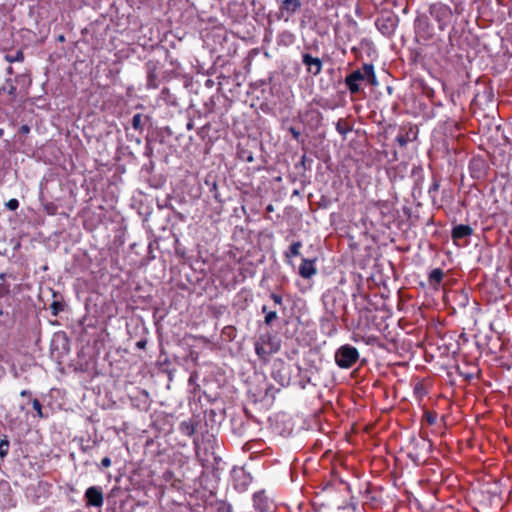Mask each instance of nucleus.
<instances>
[{
  "label": "nucleus",
  "instance_id": "f3484780",
  "mask_svg": "<svg viewBox=\"0 0 512 512\" xmlns=\"http://www.w3.org/2000/svg\"><path fill=\"white\" fill-rule=\"evenodd\" d=\"M179 431L183 435L191 437L196 431V424L192 419L182 421L179 424Z\"/></svg>",
  "mask_w": 512,
  "mask_h": 512
},
{
  "label": "nucleus",
  "instance_id": "864d4df0",
  "mask_svg": "<svg viewBox=\"0 0 512 512\" xmlns=\"http://www.w3.org/2000/svg\"><path fill=\"white\" fill-rule=\"evenodd\" d=\"M8 72H9V73H12V67H9V68H8Z\"/></svg>",
  "mask_w": 512,
  "mask_h": 512
},
{
  "label": "nucleus",
  "instance_id": "412c9836",
  "mask_svg": "<svg viewBox=\"0 0 512 512\" xmlns=\"http://www.w3.org/2000/svg\"><path fill=\"white\" fill-rule=\"evenodd\" d=\"M413 393L416 399L421 401L428 394V390L422 381H417L413 386Z\"/></svg>",
  "mask_w": 512,
  "mask_h": 512
},
{
  "label": "nucleus",
  "instance_id": "6ab92c4d",
  "mask_svg": "<svg viewBox=\"0 0 512 512\" xmlns=\"http://www.w3.org/2000/svg\"><path fill=\"white\" fill-rule=\"evenodd\" d=\"M280 366L281 368L277 371H273V378L278 381L282 386H285V385H288L289 384V376L288 375H283L282 374V371H284L286 368H288L284 362H280Z\"/></svg>",
  "mask_w": 512,
  "mask_h": 512
},
{
  "label": "nucleus",
  "instance_id": "e433bc0d",
  "mask_svg": "<svg viewBox=\"0 0 512 512\" xmlns=\"http://www.w3.org/2000/svg\"><path fill=\"white\" fill-rule=\"evenodd\" d=\"M10 292L9 285L0 283V299L8 295Z\"/></svg>",
  "mask_w": 512,
  "mask_h": 512
},
{
  "label": "nucleus",
  "instance_id": "dca6fc26",
  "mask_svg": "<svg viewBox=\"0 0 512 512\" xmlns=\"http://www.w3.org/2000/svg\"><path fill=\"white\" fill-rule=\"evenodd\" d=\"M302 248V242L301 241H295L293 242L288 250L284 252L285 261L288 264H291V259L294 257H298L300 255V250Z\"/></svg>",
  "mask_w": 512,
  "mask_h": 512
},
{
  "label": "nucleus",
  "instance_id": "cd10ccee",
  "mask_svg": "<svg viewBox=\"0 0 512 512\" xmlns=\"http://www.w3.org/2000/svg\"><path fill=\"white\" fill-rule=\"evenodd\" d=\"M9 447H10V443L6 437L0 441V457L1 458H4L8 455Z\"/></svg>",
  "mask_w": 512,
  "mask_h": 512
},
{
  "label": "nucleus",
  "instance_id": "f03ea898",
  "mask_svg": "<svg viewBox=\"0 0 512 512\" xmlns=\"http://www.w3.org/2000/svg\"><path fill=\"white\" fill-rule=\"evenodd\" d=\"M360 354L356 347L350 344L340 346L334 354L336 365L341 369L352 368L359 360Z\"/></svg>",
  "mask_w": 512,
  "mask_h": 512
},
{
  "label": "nucleus",
  "instance_id": "ddd939ff",
  "mask_svg": "<svg viewBox=\"0 0 512 512\" xmlns=\"http://www.w3.org/2000/svg\"><path fill=\"white\" fill-rule=\"evenodd\" d=\"M473 234V228L470 225L458 224L452 228L451 238L454 243L457 241L470 237Z\"/></svg>",
  "mask_w": 512,
  "mask_h": 512
},
{
  "label": "nucleus",
  "instance_id": "a211bd4d",
  "mask_svg": "<svg viewBox=\"0 0 512 512\" xmlns=\"http://www.w3.org/2000/svg\"><path fill=\"white\" fill-rule=\"evenodd\" d=\"M294 41H295L294 34L288 30H284L278 34V37H277L278 45L288 47V46L292 45L294 43Z\"/></svg>",
  "mask_w": 512,
  "mask_h": 512
},
{
  "label": "nucleus",
  "instance_id": "49530a36",
  "mask_svg": "<svg viewBox=\"0 0 512 512\" xmlns=\"http://www.w3.org/2000/svg\"><path fill=\"white\" fill-rule=\"evenodd\" d=\"M192 128H193V123H192V122H189V123L187 124V129H188V130H191Z\"/></svg>",
  "mask_w": 512,
  "mask_h": 512
},
{
  "label": "nucleus",
  "instance_id": "aec40b11",
  "mask_svg": "<svg viewBox=\"0 0 512 512\" xmlns=\"http://www.w3.org/2000/svg\"><path fill=\"white\" fill-rule=\"evenodd\" d=\"M0 91L7 92L12 100H15L17 97V87L14 80L10 78L5 81V84L0 88Z\"/></svg>",
  "mask_w": 512,
  "mask_h": 512
},
{
  "label": "nucleus",
  "instance_id": "3c124183",
  "mask_svg": "<svg viewBox=\"0 0 512 512\" xmlns=\"http://www.w3.org/2000/svg\"><path fill=\"white\" fill-rule=\"evenodd\" d=\"M58 40H59V41H61V42H63V41H64V36H63V35H60V36L58 37Z\"/></svg>",
  "mask_w": 512,
  "mask_h": 512
},
{
  "label": "nucleus",
  "instance_id": "b1692460",
  "mask_svg": "<svg viewBox=\"0 0 512 512\" xmlns=\"http://www.w3.org/2000/svg\"><path fill=\"white\" fill-rule=\"evenodd\" d=\"M335 128H336L337 132L339 134H341L342 136L347 135L352 130V126H350L349 123L346 120H344L343 118H340L336 122Z\"/></svg>",
  "mask_w": 512,
  "mask_h": 512
},
{
  "label": "nucleus",
  "instance_id": "20e7f679",
  "mask_svg": "<svg viewBox=\"0 0 512 512\" xmlns=\"http://www.w3.org/2000/svg\"><path fill=\"white\" fill-rule=\"evenodd\" d=\"M414 29L417 38L423 41L432 40L435 35L433 24L430 23L428 17L424 15L415 19Z\"/></svg>",
  "mask_w": 512,
  "mask_h": 512
},
{
  "label": "nucleus",
  "instance_id": "bb28decb",
  "mask_svg": "<svg viewBox=\"0 0 512 512\" xmlns=\"http://www.w3.org/2000/svg\"><path fill=\"white\" fill-rule=\"evenodd\" d=\"M32 407H33V409L36 411L37 416H38L39 418L43 419V418H46V417H47V415H45V414L43 413V407H42V404L40 403V401H39L38 399H36V398H35V399H33V400H32Z\"/></svg>",
  "mask_w": 512,
  "mask_h": 512
},
{
  "label": "nucleus",
  "instance_id": "0eeeda50",
  "mask_svg": "<svg viewBox=\"0 0 512 512\" xmlns=\"http://www.w3.org/2000/svg\"><path fill=\"white\" fill-rule=\"evenodd\" d=\"M302 7L301 0H282L279 4L278 19H283L285 22L296 14Z\"/></svg>",
  "mask_w": 512,
  "mask_h": 512
},
{
  "label": "nucleus",
  "instance_id": "39448f33",
  "mask_svg": "<svg viewBox=\"0 0 512 512\" xmlns=\"http://www.w3.org/2000/svg\"><path fill=\"white\" fill-rule=\"evenodd\" d=\"M489 164L481 156H474L469 162L470 176L476 180H483L487 177Z\"/></svg>",
  "mask_w": 512,
  "mask_h": 512
},
{
  "label": "nucleus",
  "instance_id": "2eb2a0df",
  "mask_svg": "<svg viewBox=\"0 0 512 512\" xmlns=\"http://www.w3.org/2000/svg\"><path fill=\"white\" fill-rule=\"evenodd\" d=\"M444 275V271L441 268L433 269L428 276L429 285L434 289H438L443 281Z\"/></svg>",
  "mask_w": 512,
  "mask_h": 512
},
{
  "label": "nucleus",
  "instance_id": "58836bf2",
  "mask_svg": "<svg viewBox=\"0 0 512 512\" xmlns=\"http://www.w3.org/2000/svg\"><path fill=\"white\" fill-rule=\"evenodd\" d=\"M289 132L291 133V135L293 136V138L296 140V141H300V138H301V132L299 130H297L295 127L291 126L289 128Z\"/></svg>",
  "mask_w": 512,
  "mask_h": 512
},
{
  "label": "nucleus",
  "instance_id": "c85d7f7f",
  "mask_svg": "<svg viewBox=\"0 0 512 512\" xmlns=\"http://www.w3.org/2000/svg\"><path fill=\"white\" fill-rule=\"evenodd\" d=\"M143 116L140 113H137L132 118V127L135 130H142L143 129V122H142Z\"/></svg>",
  "mask_w": 512,
  "mask_h": 512
},
{
  "label": "nucleus",
  "instance_id": "7c9ffc66",
  "mask_svg": "<svg viewBox=\"0 0 512 512\" xmlns=\"http://www.w3.org/2000/svg\"><path fill=\"white\" fill-rule=\"evenodd\" d=\"M424 418L429 425H434L437 421V413L432 411H425Z\"/></svg>",
  "mask_w": 512,
  "mask_h": 512
},
{
  "label": "nucleus",
  "instance_id": "a878e982",
  "mask_svg": "<svg viewBox=\"0 0 512 512\" xmlns=\"http://www.w3.org/2000/svg\"><path fill=\"white\" fill-rule=\"evenodd\" d=\"M5 59L9 63L22 62L24 60V53L22 50H18L15 55H6Z\"/></svg>",
  "mask_w": 512,
  "mask_h": 512
},
{
  "label": "nucleus",
  "instance_id": "603ef678",
  "mask_svg": "<svg viewBox=\"0 0 512 512\" xmlns=\"http://www.w3.org/2000/svg\"><path fill=\"white\" fill-rule=\"evenodd\" d=\"M22 129H23V131H28L29 130V128L27 126H23Z\"/></svg>",
  "mask_w": 512,
  "mask_h": 512
},
{
  "label": "nucleus",
  "instance_id": "f704fd0d",
  "mask_svg": "<svg viewBox=\"0 0 512 512\" xmlns=\"http://www.w3.org/2000/svg\"><path fill=\"white\" fill-rule=\"evenodd\" d=\"M6 207L11 210V211H14L16 210L18 207H19V201L15 198L13 199H10L7 203H6Z\"/></svg>",
  "mask_w": 512,
  "mask_h": 512
},
{
  "label": "nucleus",
  "instance_id": "8fccbe9b",
  "mask_svg": "<svg viewBox=\"0 0 512 512\" xmlns=\"http://www.w3.org/2000/svg\"><path fill=\"white\" fill-rule=\"evenodd\" d=\"M300 26H301V28H305L306 23H305V21H304V20H302V21H301Z\"/></svg>",
  "mask_w": 512,
  "mask_h": 512
},
{
  "label": "nucleus",
  "instance_id": "9b49d317",
  "mask_svg": "<svg viewBox=\"0 0 512 512\" xmlns=\"http://www.w3.org/2000/svg\"><path fill=\"white\" fill-rule=\"evenodd\" d=\"M417 135L418 130L410 125L407 129L402 128L395 140L400 147H406L409 142L417 139Z\"/></svg>",
  "mask_w": 512,
  "mask_h": 512
},
{
  "label": "nucleus",
  "instance_id": "9d476101",
  "mask_svg": "<svg viewBox=\"0 0 512 512\" xmlns=\"http://www.w3.org/2000/svg\"><path fill=\"white\" fill-rule=\"evenodd\" d=\"M302 63L307 67L308 73L314 76H317L322 71V60L320 58L313 57L309 53L302 54Z\"/></svg>",
  "mask_w": 512,
  "mask_h": 512
},
{
  "label": "nucleus",
  "instance_id": "09e8293b",
  "mask_svg": "<svg viewBox=\"0 0 512 512\" xmlns=\"http://www.w3.org/2000/svg\"><path fill=\"white\" fill-rule=\"evenodd\" d=\"M266 209H267V211L272 212L273 211V206L270 204V205L267 206Z\"/></svg>",
  "mask_w": 512,
  "mask_h": 512
},
{
  "label": "nucleus",
  "instance_id": "c03bdc74",
  "mask_svg": "<svg viewBox=\"0 0 512 512\" xmlns=\"http://www.w3.org/2000/svg\"><path fill=\"white\" fill-rule=\"evenodd\" d=\"M261 310H262V313H264L265 315L267 314V312H269L268 307L266 305H263Z\"/></svg>",
  "mask_w": 512,
  "mask_h": 512
},
{
  "label": "nucleus",
  "instance_id": "72a5a7b5",
  "mask_svg": "<svg viewBox=\"0 0 512 512\" xmlns=\"http://www.w3.org/2000/svg\"><path fill=\"white\" fill-rule=\"evenodd\" d=\"M210 192L213 193L215 200H217L218 202H222V199L220 198V195L218 193V186L215 181L211 185Z\"/></svg>",
  "mask_w": 512,
  "mask_h": 512
},
{
  "label": "nucleus",
  "instance_id": "473e14b6",
  "mask_svg": "<svg viewBox=\"0 0 512 512\" xmlns=\"http://www.w3.org/2000/svg\"><path fill=\"white\" fill-rule=\"evenodd\" d=\"M277 311L275 310H271L269 312H267V314L265 315V318H264V323L267 325V326H270L272 324V322L277 319Z\"/></svg>",
  "mask_w": 512,
  "mask_h": 512
},
{
  "label": "nucleus",
  "instance_id": "f257e3e1",
  "mask_svg": "<svg viewBox=\"0 0 512 512\" xmlns=\"http://www.w3.org/2000/svg\"><path fill=\"white\" fill-rule=\"evenodd\" d=\"M365 82L371 86L378 84L375 69L371 63H364L360 69L352 71L344 80L345 86L352 96L363 91L362 84Z\"/></svg>",
  "mask_w": 512,
  "mask_h": 512
},
{
  "label": "nucleus",
  "instance_id": "423d86ee",
  "mask_svg": "<svg viewBox=\"0 0 512 512\" xmlns=\"http://www.w3.org/2000/svg\"><path fill=\"white\" fill-rule=\"evenodd\" d=\"M252 476L244 468H235L232 471L233 487L238 492H245L252 483Z\"/></svg>",
  "mask_w": 512,
  "mask_h": 512
},
{
  "label": "nucleus",
  "instance_id": "4468645a",
  "mask_svg": "<svg viewBox=\"0 0 512 512\" xmlns=\"http://www.w3.org/2000/svg\"><path fill=\"white\" fill-rule=\"evenodd\" d=\"M378 30L384 35H390L395 29V21L391 17L379 18L376 21Z\"/></svg>",
  "mask_w": 512,
  "mask_h": 512
},
{
  "label": "nucleus",
  "instance_id": "79ce46f5",
  "mask_svg": "<svg viewBox=\"0 0 512 512\" xmlns=\"http://www.w3.org/2000/svg\"><path fill=\"white\" fill-rule=\"evenodd\" d=\"M55 210H56V207H54L52 204L46 206V211L50 215L55 214Z\"/></svg>",
  "mask_w": 512,
  "mask_h": 512
},
{
  "label": "nucleus",
  "instance_id": "a18cd8bd",
  "mask_svg": "<svg viewBox=\"0 0 512 512\" xmlns=\"http://www.w3.org/2000/svg\"><path fill=\"white\" fill-rule=\"evenodd\" d=\"M246 161L247 162H252L253 161V156L250 154L249 156L246 157Z\"/></svg>",
  "mask_w": 512,
  "mask_h": 512
},
{
  "label": "nucleus",
  "instance_id": "5701e85b",
  "mask_svg": "<svg viewBox=\"0 0 512 512\" xmlns=\"http://www.w3.org/2000/svg\"><path fill=\"white\" fill-rule=\"evenodd\" d=\"M162 479L165 483H169L174 488L179 487L180 480L176 479L175 473L172 470H166L162 475Z\"/></svg>",
  "mask_w": 512,
  "mask_h": 512
},
{
  "label": "nucleus",
  "instance_id": "c9c22d12",
  "mask_svg": "<svg viewBox=\"0 0 512 512\" xmlns=\"http://www.w3.org/2000/svg\"><path fill=\"white\" fill-rule=\"evenodd\" d=\"M455 34H456V29L452 28L451 31L449 32V36H448L449 46L451 47V50H453V48L455 46Z\"/></svg>",
  "mask_w": 512,
  "mask_h": 512
},
{
  "label": "nucleus",
  "instance_id": "1a4fd4ad",
  "mask_svg": "<svg viewBox=\"0 0 512 512\" xmlns=\"http://www.w3.org/2000/svg\"><path fill=\"white\" fill-rule=\"evenodd\" d=\"M84 498L87 506L101 507L104 502L102 489L98 486H91L87 488Z\"/></svg>",
  "mask_w": 512,
  "mask_h": 512
},
{
  "label": "nucleus",
  "instance_id": "c756f323",
  "mask_svg": "<svg viewBox=\"0 0 512 512\" xmlns=\"http://www.w3.org/2000/svg\"><path fill=\"white\" fill-rule=\"evenodd\" d=\"M50 310L53 316H57L64 310V305L59 301H53L50 305Z\"/></svg>",
  "mask_w": 512,
  "mask_h": 512
},
{
  "label": "nucleus",
  "instance_id": "a19ab883",
  "mask_svg": "<svg viewBox=\"0 0 512 512\" xmlns=\"http://www.w3.org/2000/svg\"><path fill=\"white\" fill-rule=\"evenodd\" d=\"M146 344H147V341H146L145 339H142V340H140V341H138V342L136 343V347H137L138 349H145Z\"/></svg>",
  "mask_w": 512,
  "mask_h": 512
},
{
  "label": "nucleus",
  "instance_id": "4c0bfd02",
  "mask_svg": "<svg viewBox=\"0 0 512 512\" xmlns=\"http://www.w3.org/2000/svg\"><path fill=\"white\" fill-rule=\"evenodd\" d=\"M270 298L273 300L275 305H282L283 303V298L280 294L271 293Z\"/></svg>",
  "mask_w": 512,
  "mask_h": 512
},
{
  "label": "nucleus",
  "instance_id": "de8ad7c7",
  "mask_svg": "<svg viewBox=\"0 0 512 512\" xmlns=\"http://www.w3.org/2000/svg\"><path fill=\"white\" fill-rule=\"evenodd\" d=\"M6 277L5 273H0V280L4 281Z\"/></svg>",
  "mask_w": 512,
  "mask_h": 512
},
{
  "label": "nucleus",
  "instance_id": "7ed1b4c3",
  "mask_svg": "<svg viewBox=\"0 0 512 512\" xmlns=\"http://www.w3.org/2000/svg\"><path fill=\"white\" fill-rule=\"evenodd\" d=\"M429 13L431 17L437 22L438 28L444 31L453 19V11L447 4L436 2L430 5Z\"/></svg>",
  "mask_w": 512,
  "mask_h": 512
},
{
  "label": "nucleus",
  "instance_id": "393cba45",
  "mask_svg": "<svg viewBox=\"0 0 512 512\" xmlns=\"http://www.w3.org/2000/svg\"><path fill=\"white\" fill-rule=\"evenodd\" d=\"M439 189H440V179L436 176H433L432 184L428 190L430 197L434 198L435 195L438 193Z\"/></svg>",
  "mask_w": 512,
  "mask_h": 512
},
{
  "label": "nucleus",
  "instance_id": "6e6552de",
  "mask_svg": "<svg viewBox=\"0 0 512 512\" xmlns=\"http://www.w3.org/2000/svg\"><path fill=\"white\" fill-rule=\"evenodd\" d=\"M253 507L257 512H271L274 508V503L265 494V491L262 490L254 493Z\"/></svg>",
  "mask_w": 512,
  "mask_h": 512
},
{
  "label": "nucleus",
  "instance_id": "2f4dec72",
  "mask_svg": "<svg viewBox=\"0 0 512 512\" xmlns=\"http://www.w3.org/2000/svg\"><path fill=\"white\" fill-rule=\"evenodd\" d=\"M156 80H157V76H156L155 72L150 71L148 73V77H147V87L148 88H156L157 87Z\"/></svg>",
  "mask_w": 512,
  "mask_h": 512
},
{
  "label": "nucleus",
  "instance_id": "37998d69",
  "mask_svg": "<svg viewBox=\"0 0 512 512\" xmlns=\"http://www.w3.org/2000/svg\"><path fill=\"white\" fill-rule=\"evenodd\" d=\"M20 396L21 397H30L31 396V392L29 390H22L20 392Z\"/></svg>",
  "mask_w": 512,
  "mask_h": 512
},
{
  "label": "nucleus",
  "instance_id": "4be33fe9",
  "mask_svg": "<svg viewBox=\"0 0 512 512\" xmlns=\"http://www.w3.org/2000/svg\"><path fill=\"white\" fill-rule=\"evenodd\" d=\"M277 349H267L265 343L256 342L255 343V352L260 358H266L268 355L276 352Z\"/></svg>",
  "mask_w": 512,
  "mask_h": 512
},
{
  "label": "nucleus",
  "instance_id": "f8f14e48",
  "mask_svg": "<svg viewBox=\"0 0 512 512\" xmlns=\"http://www.w3.org/2000/svg\"><path fill=\"white\" fill-rule=\"evenodd\" d=\"M315 259H307L303 258L302 262L299 266V275L304 279H310L314 275L317 274V269L315 267Z\"/></svg>",
  "mask_w": 512,
  "mask_h": 512
},
{
  "label": "nucleus",
  "instance_id": "ea45409f",
  "mask_svg": "<svg viewBox=\"0 0 512 512\" xmlns=\"http://www.w3.org/2000/svg\"><path fill=\"white\" fill-rule=\"evenodd\" d=\"M111 466V459L109 457H104L101 460V467L102 468H108Z\"/></svg>",
  "mask_w": 512,
  "mask_h": 512
}]
</instances>
